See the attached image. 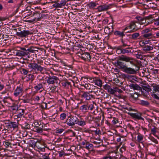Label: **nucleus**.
<instances>
[{
	"label": "nucleus",
	"instance_id": "2f4dec72",
	"mask_svg": "<svg viewBox=\"0 0 159 159\" xmlns=\"http://www.w3.org/2000/svg\"><path fill=\"white\" fill-rule=\"evenodd\" d=\"M102 159H118V157L115 156L109 155L102 158Z\"/></svg>",
	"mask_w": 159,
	"mask_h": 159
},
{
	"label": "nucleus",
	"instance_id": "de8ad7c7",
	"mask_svg": "<svg viewBox=\"0 0 159 159\" xmlns=\"http://www.w3.org/2000/svg\"><path fill=\"white\" fill-rule=\"evenodd\" d=\"M134 25H135V24L133 23L131 24L129 26L126 27L124 29H123L122 31H124V33L125 31L128 29V28H129L130 29H132L133 26H134Z\"/></svg>",
	"mask_w": 159,
	"mask_h": 159
},
{
	"label": "nucleus",
	"instance_id": "c9c22d12",
	"mask_svg": "<svg viewBox=\"0 0 159 159\" xmlns=\"http://www.w3.org/2000/svg\"><path fill=\"white\" fill-rule=\"evenodd\" d=\"M95 84L99 87H101L102 85V81L100 79H97L94 80Z\"/></svg>",
	"mask_w": 159,
	"mask_h": 159
},
{
	"label": "nucleus",
	"instance_id": "58836bf2",
	"mask_svg": "<svg viewBox=\"0 0 159 159\" xmlns=\"http://www.w3.org/2000/svg\"><path fill=\"white\" fill-rule=\"evenodd\" d=\"M152 32V30L148 28L143 30L141 31L142 35Z\"/></svg>",
	"mask_w": 159,
	"mask_h": 159
},
{
	"label": "nucleus",
	"instance_id": "4be33fe9",
	"mask_svg": "<svg viewBox=\"0 0 159 159\" xmlns=\"http://www.w3.org/2000/svg\"><path fill=\"white\" fill-rule=\"evenodd\" d=\"M67 1L66 0H61V1L57 2V8H62L65 6Z\"/></svg>",
	"mask_w": 159,
	"mask_h": 159
},
{
	"label": "nucleus",
	"instance_id": "412c9836",
	"mask_svg": "<svg viewBox=\"0 0 159 159\" xmlns=\"http://www.w3.org/2000/svg\"><path fill=\"white\" fill-rule=\"evenodd\" d=\"M34 88L35 90L37 91H38L40 90H41L42 91L44 89L43 85L41 83H39L36 86H34Z\"/></svg>",
	"mask_w": 159,
	"mask_h": 159
},
{
	"label": "nucleus",
	"instance_id": "09e8293b",
	"mask_svg": "<svg viewBox=\"0 0 159 159\" xmlns=\"http://www.w3.org/2000/svg\"><path fill=\"white\" fill-rule=\"evenodd\" d=\"M116 49V51L117 53H118V54L122 53V52H121V49H122V48L121 47H117Z\"/></svg>",
	"mask_w": 159,
	"mask_h": 159
},
{
	"label": "nucleus",
	"instance_id": "0eeeda50",
	"mask_svg": "<svg viewBox=\"0 0 159 159\" xmlns=\"http://www.w3.org/2000/svg\"><path fill=\"white\" fill-rule=\"evenodd\" d=\"M47 81L49 84H54L55 83H57L59 81V79L56 76H50L48 77Z\"/></svg>",
	"mask_w": 159,
	"mask_h": 159
},
{
	"label": "nucleus",
	"instance_id": "69168bd1",
	"mask_svg": "<svg viewBox=\"0 0 159 159\" xmlns=\"http://www.w3.org/2000/svg\"><path fill=\"white\" fill-rule=\"evenodd\" d=\"M87 141L84 140V141H83L81 143V145L83 146H85V144H86V143L87 142Z\"/></svg>",
	"mask_w": 159,
	"mask_h": 159
},
{
	"label": "nucleus",
	"instance_id": "bb28decb",
	"mask_svg": "<svg viewBox=\"0 0 159 159\" xmlns=\"http://www.w3.org/2000/svg\"><path fill=\"white\" fill-rule=\"evenodd\" d=\"M132 49L130 48H127L125 49L122 48L121 52H122V53L123 54L128 53H131L132 52Z\"/></svg>",
	"mask_w": 159,
	"mask_h": 159
},
{
	"label": "nucleus",
	"instance_id": "cd10ccee",
	"mask_svg": "<svg viewBox=\"0 0 159 159\" xmlns=\"http://www.w3.org/2000/svg\"><path fill=\"white\" fill-rule=\"evenodd\" d=\"M104 31L106 34H111L113 31V30L111 29V28H110L108 26H107L104 29Z\"/></svg>",
	"mask_w": 159,
	"mask_h": 159
},
{
	"label": "nucleus",
	"instance_id": "6ab92c4d",
	"mask_svg": "<svg viewBox=\"0 0 159 159\" xmlns=\"http://www.w3.org/2000/svg\"><path fill=\"white\" fill-rule=\"evenodd\" d=\"M138 103L142 106L148 107H149L150 105V103L148 101L144 100H139Z\"/></svg>",
	"mask_w": 159,
	"mask_h": 159
},
{
	"label": "nucleus",
	"instance_id": "37998d69",
	"mask_svg": "<svg viewBox=\"0 0 159 159\" xmlns=\"http://www.w3.org/2000/svg\"><path fill=\"white\" fill-rule=\"evenodd\" d=\"M108 92L109 93L111 94H114L115 93V87L113 88L112 89L111 87Z\"/></svg>",
	"mask_w": 159,
	"mask_h": 159
},
{
	"label": "nucleus",
	"instance_id": "1a4fd4ad",
	"mask_svg": "<svg viewBox=\"0 0 159 159\" xmlns=\"http://www.w3.org/2000/svg\"><path fill=\"white\" fill-rule=\"evenodd\" d=\"M153 88L152 91L153 94L152 96L154 98L158 99H159V85L154 86Z\"/></svg>",
	"mask_w": 159,
	"mask_h": 159
},
{
	"label": "nucleus",
	"instance_id": "423d86ee",
	"mask_svg": "<svg viewBox=\"0 0 159 159\" xmlns=\"http://www.w3.org/2000/svg\"><path fill=\"white\" fill-rule=\"evenodd\" d=\"M32 34L33 33L30 30H23L20 32H17L16 34L18 36L23 38Z\"/></svg>",
	"mask_w": 159,
	"mask_h": 159
},
{
	"label": "nucleus",
	"instance_id": "4d7b16f0",
	"mask_svg": "<svg viewBox=\"0 0 159 159\" xmlns=\"http://www.w3.org/2000/svg\"><path fill=\"white\" fill-rule=\"evenodd\" d=\"M40 98L39 96H36L34 97V100L35 102H38L40 100Z\"/></svg>",
	"mask_w": 159,
	"mask_h": 159
},
{
	"label": "nucleus",
	"instance_id": "a878e982",
	"mask_svg": "<svg viewBox=\"0 0 159 159\" xmlns=\"http://www.w3.org/2000/svg\"><path fill=\"white\" fill-rule=\"evenodd\" d=\"M80 109L82 111L86 112L89 110L88 104H85L82 105L80 107Z\"/></svg>",
	"mask_w": 159,
	"mask_h": 159
},
{
	"label": "nucleus",
	"instance_id": "338daca9",
	"mask_svg": "<svg viewBox=\"0 0 159 159\" xmlns=\"http://www.w3.org/2000/svg\"><path fill=\"white\" fill-rule=\"evenodd\" d=\"M95 132L97 134H100V130L99 129H97L95 130Z\"/></svg>",
	"mask_w": 159,
	"mask_h": 159
},
{
	"label": "nucleus",
	"instance_id": "72a5a7b5",
	"mask_svg": "<svg viewBox=\"0 0 159 159\" xmlns=\"http://www.w3.org/2000/svg\"><path fill=\"white\" fill-rule=\"evenodd\" d=\"M11 126L10 129H14L17 128L18 127L17 123L15 122H11Z\"/></svg>",
	"mask_w": 159,
	"mask_h": 159
},
{
	"label": "nucleus",
	"instance_id": "f704fd0d",
	"mask_svg": "<svg viewBox=\"0 0 159 159\" xmlns=\"http://www.w3.org/2000/svg\"><path fill=\"white\" fill-rule=\"evenodd\" d=\"M61 84L62 86L66 88H68L69 85H70V83L67 81H63Z\"/></svg>",
	"mask_w": 159,
	"mask_h": 159
},
{
	"label": "nucleus",
	"instance_id": "7c9ffc66",
	"mask_svg": "<svg viewBox=\"0 0 159 159\" xmlns=\"http://www.w3.org/2000/svg\"><path fill=\"white\" fill-rule=\"evenodd\" d=\"M158 130H159V128L158 129L154 126L153 128L151 129V134L155 135L156 133L158 132Z\"/></svg>",
	"mask_w": 159,
	"mask_h": 159
},
{
	"label": "nucleus",
	"instance_id": "6e6552de",
	"mask_svg": "<svg viewBox=\"0 0 159 159\" xmlns=\"http://www.w3.org/2000/svg\"><path fill=\"white\" fill-rule=\"evenodd\" d=\"M77 118L75 116H70L69 117V119L67 121V124L69 126H72L76 124L77 121Z\"/></svg>",
	"mask_w": 159,
	"mask_h": 159
},
{
	"label": "nucleus",
	"instance_id": "6e6d98bb",
	"mask_svg": "<svg viewBox=\"0 0 159 159\" xmlns=\"http://www.w3.org/2000/svg\"><path fill=\"white\" fill-rule=\"evenodd\" d=\"M88 107H89V110H90L91 111L92 110L94 107L93 105L92 104H88Z\"/></svg>",
	"mask_w": 159,
	"mask_h": 159
},
{
	"label": "nucleus",
	"instance_id": "f03ea898",
	"mask_svg": "<svg viewBox=\"0 0 159 159\" xmlns=\"http://www.w3.org/2000/svg\"><path fill=\"white\" fill-rule=\"evenodd\" d=\"M28 67L29 69L30 70V72H33V73L36 74L41 73L45 69L44 67L35 62L29 63Z\"/></svg>",
	"mask_w": 159,
	"mask_h": 159
},
{
	"label": "nucleus",
	"instance_id": "e433bc0d",
	"mask_svg": "<svg viewBox=\"0 0 159 159\" xmlns=\"http://www.w3.org/2000/svg\"><path fill=\"white\" fill-rule=\"evenodd\" d=\"M4 125L5 127L7 129H10L11 121L9 120H5L4 121Z\"/></svg>",
	"mask_w": 159,
	"mask_h": 159
},
{
	"label": "nucleus",
	"instance_id": "c756f323",
	"mask_svg": "<svg viewBox=\"0 0 159 159\" xmlns=\"http://www.w3.org/2000/svg\"><path fill=\"white\" fill-rule=\"evenodd\" d=\"M97 3L94 2H91L88 4L90 9H94L97 5Z\"/></svg>",
	"mask_w": 159,
	"mask_h": 159
},
{
	"label": "nucleus",
	"instance_id": "e2e57ef3",
	"mask_svg": "<svg viewBox=\"0 0 159 159\" xmlns=\"http://www.w3.org/2000/svg\"><path fill=\"white\" fill-rule=\"evenodd\" d=\"M25 128L27 129H30V125L27 123H25Z\"/></svg>",
	"mask_w": 159,
	"mask_h": 159
},
{
	"label": "nucleus",
	"instance_id": "5701e85b",
	"mask_svg": "<svg viewBox=\"0 0 159 159\" xmlns=\"http://www.w3.org/2000/svg\"><path fill=\"white\" fill-rule=\"evenodd\" d=\"M143 135L141 134L140 133H138L137 141L141 143L143 145Z\"/></svg>",
	"mask_w": 159,
	"mask_h": 159
},
{
	"label": "nucleus",
	"instance_id": "13d9d810",
	"mask_svg": "<svg viewBox=\"0 0 159 159\" xmlns=\"http://www.w3.org/2000/svg\"><path fill=\"white\" fill-rule=\"evenodd\" d=\"M64 130L63 129H60L56 130V133L59 134L61 133Z\"/></svg>",
	"mask_w": 159,
	"mask_h": 159
},
{
	"label": "nucleus",
	"instance_id": "79ce46f5",
	"mask_svg": "<svg viewBox=\"0 0 159 159\" xmlns=\"http://www.w3.org/2000/svg\"><path fill=\"white\" fill-rule=\"evenodd\" d=\"M93 92L96 95H100V93L104 94V91L102 90H102L100 89H98L97 91H93Z\"/></svg>",
	"mask_w": 159,
	"mask_h": 159
},
{
	"label": "nucleus",
	"instance_id": "603ef678",
	"mask_svg": "<svg viewBox=\"0 0 159 159\" xmlns=\"http://www.w3.org/2000/svg\"><path fill=\"white\" fill-rule=\"evenodd\" d=\"M11 108L13 111H16L19 108L18 107V106H11Z\"/></svg>",
	"mask_w": 159,
	"mask_h": 159
},
{
	"label": "nucleus",
	"instance_id": "7ed1b4c3",
	"mask_svg": "<svg viewBox=\"0 0 159 159\" xmlns=\"http://www.w3.org/2000/svg\"><path fill=\"white\" fill-rule=\"evenodd\" d=\"M119 60L125 61L127 62H129L132 65H135L134 62V59L131 57H128L124 55H122L119 56Z\"/></svg>",
	"mask_w": 159,
	"mask_h": 159
},
{
	"label": "nucleus",
	"instance_id": "2eb2a0df",
	"mask_svg": "<svg viewBox=\"0 0 159 159\" xmlns=\"http://www.w3.org/2000/svg\"><path fill=\"white\" fill-rule=\"evenodd\" d=\"M25 110L23 109L19 108L16 111L17 115H15V116L17 118H20L23 116L24 114Z\"/></svg>",
	"mask_w": 159,
	"mask_h": 159
},
{
	"label": "nucleus",
	"instance_id": "f257e3e1",
	"mask_svg": "<svg viewBox=\"0 0 159 159\" xmlns=\"http://www.w3.org/2000/svg\"><path fill=\"white\" fill-rule=\"evenodd\" d=\"M26 48L27 46L26 45L24 48H20V50H18L16 53V55L29 58L31 56V53H35V51H38L36 50L37 48L34 47L30 46L27 48Z\"/></svg>",
	"mask_w": 159,
	"mask_h": 159
},
{
	"label": "nucleus",
	"instance_id": "a211bd4d",
	"mask_svg": "<svg viewBox=\"0 0 159 159\" xmlns=\"http://www.w3.org/2000/svg\"><path fill=\"white\" fill-rule=\"evenodd\" d=\"M129 86L130 88L133 89L134 90H142V88L137 84H130Z\"/></svg>",
	"mask_w": 159,
	"mask_h": 159
},
{
	"label": "nucleus",
	"instance_id": "3c124183",
	"mask_svg": "<svg viewBox=\"0 0 159 159\" xmlns=\"http://www.w3.org/2000/svg\"><path fill=\"white\" fill-rule=\"evenodd\" d=\"M22 73L24 75H27L28 73V71L24 68L22 69Z\"/></svg>",
	"mask_w": 159,
	"mask_h": 159
},
{
	"label": "nucleus",
	"instance_id": "052dcab7",
	"mask_svg": "<svg viewBox=\"0 0 159 159\" xmlns=\"http://www.w3.org/2000/svg\"><path fill=\"white\" fill-rule=\"evenodd\" d=\"M56 86H52L51 88L50 89V90H51V92H54L56 90Z\"/></svg>",
	"mask_w": 159,
	"mask_h": 159
},
{
	"label": "nucleus",
	"instance_id": "9d476101",
	"mask_svg": "<svg viewBox=\"0 0 159 159\" xmlns=\"http://www.w3.org/2000/svg\"><path fill=\"white\" fill-rule=\"evenodd\" d=\"M23 92V88L20 86H17L15 90L14 93V95L15 97L21 96Z\"/></svg>",
	"mask_w": 159,
	"mask_h": 159
},
{
	"label": "nucleus",
	"instance_id": "39448f33",
	"mask_svg": "<svg viewBox=\"0 0 159 159\" xmlns=\"http://www.w3.org/2000/svg\"><path fill=\"white\" fill-rule=\"evenodd\" d=\"M78 54L79 57L84 61H89L91 59L90 54L88 52L84 53L82 52V53H78Z\"/></svg>",
	"mask_w": 159,
	"mask_h": 159
},
{
	"label": "nucleus",
	"instance_id": "9b49d317",
	"mask_svg": "<svg viewBox=\"0 0 159 159\" xmlns=\"http://www.w3.org/2000/svg\"><path fill=\"white\" fill-rule=\"evenodd\" d=\"M123 71L126 73L129 74L134 75L136 73V71L134 69L128 67L127 66L123 70Z\"/></svg>",
	"mask_w": 159,
	"mask_h": 159
},
{
	"label": "nucleus",
	"instance_id": "473e14b6",
	"mask_svg": "<svg viewBox=\"0 0 159 159\" xmlns=\"http://www.w3.org/2000/svg\"><path fill=\"white\" fill-rule=\"evenodd\" d=\"M130 19H136L137 20H144L142 17L138 16H132L130 17Z\"/></svg>",
	"mask_w": 159,
	"mask_h": 159
},
{
	"label": "nucleus",
	"instance_id": "0e129e2a",
	"mask_svg": "<svg viewBox=\"0 0 159 159\" xmlns=\"http://www.w3.org/2000/svg\"><path fill=\"white\" fill-rule=\"evenodd\" d=\"M118 121L116 119H114L112 121V122L114 125L116 124L117 122H118Z\"/></svg>",
	"mask_w": 159,
	"mask_h": 159
},
{
	"label": "nucleus",
	"instance_id": "20e7f679",
	"mask_svg": "<svg viewBox=\"0 0 159 159\" xmlns=\"http://www.w3.org/2000/svg\"><path fill=\"white\" fill-rule=\"evenodd\" d=\"M112 6L113 4H105L98 7L97 8V9L99 12L105 11L111 8L112 7Z\"/></svg>",
	"mask_w": 159,
	"mask_h": 159
},
{
	"label": "nucleus",
	"instance_id": "aec40b11",
	"mask_svg": "<svg viewBox=\"0 0 159 159\" xmlns=\"http://www.w3.org/2000/svg\"><path fill=\"white\" fill-rule=\"evenodd\" d=\"M114 34L116 36H118L119 37L123 38L125 36V34L124 33V31H120L119 30H116L113 31Z\"/></svg>",
	"mask_w": 159,
	"mask_h": 159
},
{
	"label": "nucleus",
	"instance_id": "864d4df0",
	"mask_svg": "<svg viewBox=\"0 0 159 159\" xmlns=\"http://www.w3.org/2000/svg\"><path fill=\"white\" fill-rule=\"evenodd\" d=\"M100 142H98V141H93L92 142L94 144H96V145H100L101 144V140H99Z\"/></svg>",
	"mask_w": 159,
	"mask_h": 159
},
{
	"label": "nucleus",
	"instance_id": "774afa93",
	"mask_svg": "<svg viewBox=\"0 0 159 159\" xmlns=\"http://www.w3.org/2000/svg\"><path fill=\"white\" fill-rule=\"evenodd\" d=\"M154 24L157 26H159V20H154Z\"/></svg>",
	"mask_w": 159,
	"mask_h": 159
},
{
	"label": "nucleus",
	"instance_id": "c03bdc74",
	"mask_svg": "<svg viewBox=\"0 0 159 159\" xmlns=\"http://www.w3.org/2000/svg\"><path fill=\"white\" fill-rule=\"evenodd\" d=\"M143 120L144 122L146 124H147V123L148 122L149 123H151L153 122V120L152 119H149V118H146L145 120L144 119Z\"/></svg>",
	"mask_w": 159,
	"mask_h": 159
},
{
	"label": "nucleus",
	"instance_id": "ea45409f",
	"mask_svg": "<svg viewBox=\"0 0 159 159\" xmlns=\"http://www.w3.org/2000/svg\"><path fill=\"white\" fill-rule=\"evenodd\" d=\"M136 57L140 59H143V57L142 55V53L140 52H138L137 54H136Z\"/></svg>",
	"mask_w": 159,
	"mask_h": 159
},
{
	"label": "nucleus",
	"instance_id": "393cba45",
	"mask_svg": "<svg viewBox=\"0 0 159 159\" xmlns=\"http://www.w3.org/2000/svg\"><path fill=\"white\" fill-rule=\"evenodd\" d=\"M26 81H30L32 82L34 79V75L30 74L26 76Z\"/></svg>",
	"mask_w": 159,
	"mask_h": 159
},
{
	"label": "nucleus",
	"instance_id": "8fccbe9b",
	"mask_svg": "<svg viewBox=\"0 0 159 159\" xmlns=\"http://www.w3.org/2000/svg\"><path fill=\"white\" fill-rule=\"evenodd\" d=\"M110 87L111 86L110 85L107 84H106L105 85V86H104V88L105 90H107V91H108Z\"/></svg>",
	"mask_w": 159,
	"mask_h": 159
},
{
	"label": "nucleus",
	"instance_id": "b1692460",
	"mask_svg": "<svg viewBox=\"0 0 159 159\" xmlns=\"http://www.w3.org/2000/svg\"><path fill=\"white\" fill-rule=\"evenodd\" d=\"M153 49L152 45L150 44L145 45L143 47V50L145 51H148L152 50Z\"/></svg>",
	"mask_w": 159,
	"mask_h": 159
},
{
	"label": "nucleus",
	"instance_id": "ddd939ff",
	"mask_svg": "<svg viewBox=\"0 0 159 159\" xmlns=\"http://www.w3.org/2000/svg\"><path fill=\"white\" fill-rule=\"evenodd\" d=\"M85 92H84L83 94L82 95V97L84 98L86 100H90L92 98H93V96L90 94V93Z\"/></svg>",
	"mask_w": 159,
	"mask_h": 159
},
{
	"label": "nucleus",
	"instance_id": "5fc2aeb1",
	"mask_svg": "<svg viewBox=\"0 0 159 159\" xmlns=\"http://www.w3.org/2000/svg\"><path fill=\"white\" fill-rule=\"evenodd\" d=\"M91 86L90 84H86L84 85V87L87 89H90Z\"/></svg>",
	"mask_w": 159,
	"mask_h": 159
},
{
	"label": "nucleus",
	"instance_id": "4c0bfd02",
	"mask_svg": "<svg viewBox=\"0 0 159 159\" xmlns=\"http://www.w3.org/2000/svg\"><path fill=\"white\" fill-rule=\"evenodd\" d=\"M142 36L144 38H146L147 39H149L152 37L153 34L152 33V32H151L148 33L143 34L142 35Z\"/></svg>",
	"mask_w": 159,
	"mask_h": 159
},
{
	"label": "nucleus",
	"instance_id": "dca6fc26",
	"mask_svg": "<svg viewBox=\"0 0 159 159\" xmlns=\"http://www.w3.org/2000/svg\"><path fill=\"white\" fill-rule=\"evenodd\" d=\"M116 64L117 66L119 67V68L122 70H124L127 66L126 63L119 61H117Z\"/></svg>",
	"mask_w": 159,
	"mask_h": 159
},
{
	"label": "nucleus",
	"instance_id": "a18cd8bd",
	"mask_svg": "<svg viewBox=\"0 0 159 159\" xmlns=\"http://www.w3.org/2000/svg\"><path fill=\"white\" fill-rule=\"evenodd\" d=\"M66 115L65 113H62L60 115V119L61 120H64L66 119Z\"/></svg>",
	"mask_w": 159,
	"mask_h": 159
},
{
	"label": "nucleus",
	"instance_id": "4468645a",
	"mask_svg": "<svg viewBox=\"0 0 159 159\" xmlns=\"http://www.w3.org/2000/svg\"><path fill=\"white\" fill-rule=\"evenodd\" d=\"M129 115L134 119L137 120H144V118L141 117V115L140 114L133 113H129Z\"/></svg>",
	"mask_w": 159,
	"mask_h": 159
},
{
	"label": "nucleus",
	"instance_id": "c85d7f7f",
	"mask_svg": "<svg viewBox=\"0 0 159 159\" xmlns=\"http://www.w3.org/2000/svg\"><path fill=\"white\" fill-rule=\"evenodd\" d=\"M93 147V145L91 143H89L88 142H87L85 144V146H83L84 148L88 150L92 148Z\"/></svg>",
	"mask_w": 159,
	"mask_h": 159
},
{
	"label": "nucleus",
	"instance_id": "a19ab883",
	"mask_svg": "<svg viewBox=\"0 0 159 159\" xmlns=\"http://www.w3.org/2000/svg\"><path fill=\"white\" fill-rule=\"evenodd\" d=\"M139 36V33H135L132 35L131 39H136Z\"/></svg>",
	"mask_w": 159,
	"mask_h": 159
},
{
	"label": "nucleus",
	"instance_id": "f3484780",
	"mask_svg": "<svg viewBox=\"0 0 159 159\" xmlns=\"http://www.w3.org/2000/svg\"><path fill=\"white\" fill-rule=\"evenodd\" d=\"M87 123V121L86 120H84L82 119L80 120L77 118L76 124L80 126L83 127L86 125Z\"/></svg>",
	"mask_w": 159,
	"mask_h": 159
},
{
	"label": "nucleus",
	"instance_id": "bf43d9fd",
	"mask_svg": "<svg viewBox=\"0 0 159 159\" xmlns=\"http://www.w3.org/2000/svg\"><path fill=\"white\" fill-rule=\"evenodd\" d=\"M116 92L120 93H122L123 91L121 89H119L118 88L115 87V93Z\"/></svg>",
	"mask_w": 159,
	"mask_h": 159
},
{
	"label": "nucleus",
	"instance_id": "49530a36",
	"mask_svg": "<svg viewBox=\"0 0 159 159\" xmlns=\"http://www.w3.org/2000/svg\"><path fill=\"white\" fill-rule=\"evenodd\" d=\"M36 131L39 133H41L43 132V129L42 128L38 127V126H36Z\"/></svg>",
	"mask_w": 159,
	"mask_h": 159
},
{
	"label": "nucleus",
	"instance_id": "f8f14e48",
	"mask_svg": "<svg viewBox=\"0 0 159 159\" xmlns=\"http://www.w3.org/2000/svg\"><path fill=\"white\" fill-rule=\"evenodd\" d=\"M129 99L133 102H135L138 100V95L136 92L129 94Z\"/></svg>",
	"mask_w": 159,
	"mask_h": 159
},
{
	"label": "nucleus",
	"instance_id": "680f3d73",
	"mask_svg": "<svg viewBox=\"0 0 159 159\" xmlns=\"http://www.w3.org/2000/svg\"><path fill=\"white\" fill-rule=\"evenodd\" d=\"M87 117L88 119H89L90 121H91L93 120L94 119V117L92 116L91 115H89V116H88Z\"/></svg>",
	"mask_w": 159,
	"mask_h": 159
}]
</instances>
